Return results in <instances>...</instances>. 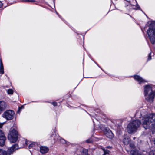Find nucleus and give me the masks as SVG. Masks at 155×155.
<instances>
[{
    "label": "nucleus",
    "mask_w": 155,
    "mask_h": 155,
    "mask_svg": "<svg viewBox=\"0 0 155 155\" xmlns=\"http://www.w3.org/2000/svg\"><path fill=\"white\" fill-rule=\"evenodd\" d=\"M155 114L153 113L145 115L141 120V123L145 129L150 128L153 131H155ZM141 124L140 122L138 120L132 121L128 125L127 131L129 133L136 132Z\"/></svg>",
    "instance_id": "1"
},
{
    "label": "nucleus",
    "mask_w": 155,
    "mask_h": 155,
    "mask_svg": "<svg viewBox=\"0 0 155 155\" xmlns=\"http://www.w3.org/2000/svg\"><path fill=\"white\" fill-rule=\"evenodd\" d=\"M152 85H148L144 87V95L145 99L149 102H153L155 95V92L152 91Z\"/></svg>",
    "instance_id": "2"
},
{
    "label": "nucleus",
    "mask_w": 155,
    "mask_h": 155,
    "mask_svg": "<svg viewBox=\"0 0 155 155\" xmlns=\"http://www.w3.org/2000/svg\"><path fill=\"white\" fill-rule=\"evenodd\" d=\"M149 28L147 33L151 42L152 44L155 43V21H152L149 25Z\"/></svg>",
    "instance_id": "3"
},
{
    "label": "nucleus",
    "mask_w": 155,
    "mask_h": 155,
    "mask_svg": "<svg viewBox=\"0 0 155 155\" xmlns=\"http://www.w3.org/2000/svg\"><path fill=\"white\" fill-rule=\"evenodd\" d=\"M8 137V139L11 143H15L18 138V132L15 130L13 129L9 132Z\"/></svg>",
    "instance_id": "4"
},
{
    "label": "nucleus",
    "mask_w": 155,
    "mask_h": 155,
    "mask_svg": "<svg viewBox=\"0 0 155 155\" xmlns=\"http://www.w3.org/2000/svg\"><path fill=\"white\" fill-rule=\"evenodd\" d=\"M15 113L12 110H8L2 114V117L7 120H11L14 118Z\"/></svg>",
    "instance_id": "5"
},
{
    "label": "nucleus",
    "mask_w": 155,
    "mask_h": 155,
    "mask_svg": "<svg viewBox=\"0 0 155 155\" xmlns=\"http://www.w3.org/2000/svg\"><path fill=\"white\" fill-rule=\"evenodd\" d=\"M6 140L4 132L0 130V145L3 146L4 145Z\"/></svg>",
    "instance_id": "6"
},
{
    "label": "nucleus",
    "mask_w": 155,
    "mask_h": 155,
    "mask_svg": "<svg viewBox=\"0 0 155 155\" xmlns=\"http://www.w3.org/2000/svg\"><path fill=\"white\" fill-rule=\"evenodd\" d=\"M104 133L106 136L109 138H112L113 137V134L110 129L106 128L104 129Z\"/></svg>",
    "instance_id": "7"
},
{
    "label": "nucleus",
    "mask_w": 155,
    "mask_h": 155,
    "mask_svg": "<svg viewBox=\"0 0 155 155\" xmlns=\"http://www.w3.org/2000/svg\"><path fill=\"white\" fill-rule=\"evenodd\" d=\"M134 79L137 81L139 84L146 82L145 80L143 79L141 77L137 75H135L134 76Z\"/></svg>",
    "instance_id": "8"
},
{
    "label": "nucleus",
    "mask_w": 155,
    "mask_h": 155,
    "mask_svg": "<svg viewBox=\"0 0 155 155\" xmlns=\"http://www.w3.org/2000/svg\"><path fill=\"white\" fill-rule=\"evenodd\" d=\"M48 151V149L47 147L41 146L40 147V152L42 154H44L47 153Z\"/></svg>",
    "instance_id": "9"
},
{
    "label": "nucleus",
    "mask_w": 155,
    "mask_h": 155,
    "mask_svg": "<svg viewBox=\"0 0 155 155\" xmlns=\"http://www.w3.org/2000/svg\"><path fill=\"white\" fill-rule=\"evenodd\" d=\"M18 148L17 144H15L10 149H8V152L10 154L12 153L14 151L16 150Z\"/></svg>",
    "instance_id": "10"
},
{
    "label": "nucleus",
    "mask_w": 155,
    "mask_h": 155,
    "mask_svg": "<svg viewBox=\"0 0 155 155\" xmlns=\"http://www.w3.org/2000/svg\"><path fill=\"white\" fill-rule=\"evenodd\" d=\"M130 140V138L128 137L124 136L123 142L125 145H127L129 143Z\"/></svg>",
    "instance_id": "11"
},
{
    "label": "nucleus",
    "mask_w": 155,
    "mask_h": 155,
    "mask_svg": "<svg viewBox=\"0 0 155 155\" xmlns=\"http://www.w3.org/2000/svg\"><path fill=\"white\" fill-rule=\"evenodd\" d=\"M4 73V67L1 59H0V74H2Z\"/></svg>",
    "instance_id": "12"
},
{
    "label": "nucleus",
    "mask_w": 155,
    "mask_h": 155,
    "mask_svg": "<svg viewBox=\"0 0 155 155\" xmlns=\"http://www.w3.org/2000/svg\"><path fill=\"white\" fill-rule=\"evenodd\" d=\"M130 153L131 155H141L138 151L136 150H131Z\"/></svg>",
    "instance_id": "13"
},
{
    "label": "nucleus",
    "mask_w": 155,
    "mask_h": 155,
    "mask_svg": "<svg viewBox=\"0 0 155 155\" xmlns=\"http://www.w3.org/2000/svg\"><path fill=\"white\" fill-rule=\"evenodd\" d=\"M37 145V143H32L29 144L28 146V147L29 149H31V148H34L35 146Z\"/></svg>",
    "instance_id": "14"
},
{
    "label": "nucleus",
    "mask_w": 155,
    "mask_h": 155,
    "mask_svg": "<svg viewBox=\"0 0 155 155\" xmlns=\"http://www.w3.org/2000/svg\"><path fill=\"white\" fill-rule=\"evenodd\" d=\"M0 155H7V152L2 149H0Z\"/></svg>",
    "instance_id": "15"
},
{
    "label": "nucleus",
    "mask_w": 155,
    "mask_h": 155,
    "mask_svg": "<svg viewBox=\"0 0 155 155\" xmlns=\"http://www.w3.org/2000/svg\"><path fill=\"white\" fill-rule=\"evenodd\" d=\"M102 149L104 152V154L103 155H109V151L105 149L104 147H102Z\"/></svg>",
    "instance_id": "16"
},
{
    "label": "nucleus",
    "mask_w": 155,
    "mask_h": 155,
    "mask_svg": "<svg viewBox=\"0 0 155 155\" xmlns=\"http://www.w3.org/2000/svg\"><path fill=\"white\" fill-rule=\"evenodd\" d=\"M21 2H35V0H21Z\"/></svg>",
    "instance_id": "17"
},
{
    "label": "nucleus",
    "mask_w": 155,
    "mask_h": 155,
    "mask_svg": "<svg viewBox=\"0 0 155 155\" xmlns=\"http://www.w3.org/2000/svg\"><path fill=\"white\" fill-rule=\"evenodd\" d=\"M7 92L9 94H13V91L12 90L9 89L7 90Z\"/></svg>",
    "instance_id": "18"
},
{
    "label": "nucleus",
    "mask_w": 155,
    "mask_h": 155,
    "mask_svg": "<svg viewBox=\"0 0 155 155\" xmlns=\"http://www.w3.org/2000/svg\"><path fill=\"white\" fill-rule=\"evenodd\" d=\"M57 140H59L61 141L63 143H65V140L63 139H60V137H59L57 139Z\"/></svg>",
    "instance_id": "19"
},
{
    "label": "nucleus",
    "mask_w": 155,
    "mask_h": 155,
    "mask_svg": "<svg viewBox=\"0 0 155 155\" xmlns=\"http://www.w3.org/2000/svg\"><path fill=\"white\" fill-rule=\"evenodd\" d=\"M149 155H155V150L150 151L149 152Z\"/></svg>",
    "instance_id": "20"
},
{
    "label": "nucleus",
    "mask_w": 155,
    "mask_h": 155,
    "mask_svg": "<svg viewBox=\"0 0 155 155\" xmlns=\"http://www.w3.org/2000/svg\"><path fill=\"white\" fill-rule=\"evenodd\" d=\"M151 53H150L149 54L148 57V60H151Z\"/></svg>",
    "instance_id": "21"
},
{
    "label": "nucleus",
    "mask_w": 155,
    "mask_h": 155,
    "mask_svg": "<svg viewBox=\"0 0 155 155\" xmlns=\"http://www.w3.org/2000/svg\"><path fill=\"white\" fill-rule=\"evenodd\" d=\"M136 7L137 8V9H139L140 8L139 5L137 4V5H136Z\"/></svg>",
    "instance_id": "22"
},
{
    "label": "nucleus",
    "mask_w": 155,
    "mask_h": 155,
    "mask_svg": "<svg viewBox=\"0 0 155 155\" xmlns=\"http://www.w3.org/2000/svg\"><path fill=\"white\" fill-rule=\"evenodd\" d=\"M52 104L54 106H56L57 105V103L55 102H53L52 103Z\"/></svg>",
    "instance_id": "23"
},
{
    "label": "nucleus",
    "mask_w": 155,
    "mask_h": 155,
    "mask_svg": "<svg viewBox=\"0 0 155 155\" xmlns=\"http://www.w3.org/2000/svg\"><path fill=\"white\" fill-rule=\"evenodd\" d=\"M24 108V106H21V107H19V110H20L22 109H23Z\"/></svg>",
    "instance_id": "24"
},
{
    "label": "nucleus",
    "mask_w": 155,
    "mask_h": 155,
    "mask_svg": "<svg viewBox=\"0 0 155 155\" xmlns=\"http://www.w3.org/2000/svg\"><path fill=\"white\" fill-rule=\"evenodd\" d=\"M3 125V124L0 123V128L2 127Z\"/></svg>",
    "instance_id": "25"
},
{
    "label": "nucleus",
    "mask_w": 155,
    "mask_h": 155,
    "mask_svg": "<svg viewBox=\"0 0 155 155\" xmlns=\"http://www.w3.org/2000/svg\"><path fill=\"white\" fill-rule=\"evenodd\" d=\"M2 6V3L0 1V8H1Z\"/></svg>",
    "instance_id": "26"
},
{
    "label": "nucleus",
    "mask_w": 155,
    "mask_h": 155,
    "mask_svg": "<svg viewBox=\"0 0 155 155\" xmlns=\"http://www.w3.org/2000/svg\"><path fill=\"white\" fill-rule=\"evenodd\" d=\"M87 142L88 143H91V141H90L89 140H87Z\"/></svg>",
    "instance_id": "27"
},
{
    "label": "nucleus",
    "mask_w": 155,
    "mask_h": 155,
    "mask_svg": "<svg viewBox=\"0 0 155 155\" xmlns=\"http://www.w3.org/2000/svg\"><path fill=\"white\" fill-rule=\"evenodd\" d=\"M84 152H85L86 153L87 152V150H84Z\"/></svg>",
    "instance_id": "28"
},
{
    "label": "nucleus",
    "mask_w": 155,
    "mask_h": 155,
    "mask_svg": "<svg viewBox=\"0 0 155 155\" xmlns=\"http://www.w3.org/2000/svg\"><path fill=\"white\" fill-rule=\"evenodd\" d=\"M107 147L108 148H111V147L110 146H107Z\"/></svg>",
    "instance_id": "29"
},
{
    "label": "nucleus",
    "mask_w": 155,
    "mask_h": 155,
    "mask_svg": "<svg viewBox=\"0 0 155 155\" xmlns=\"http://www.w3.org/2000/svg\"><path fill=\"white\" fill-rule=\"evenodd\" d=\"M27 142H28L27 141H26L25 143H26V145H27L28 144H27Z\"/></svg>",
    "instance_id": "30"
},
{
    "label": "nucleus",
    "mask_w": 155,
    "mask_h": 155,
    "mask_svg": "<svg viewBox=\"0 0 155 155\" xmlns=\"http://www.w3.org/2000/svg\"><path fill=\"white\" fill-rule=\"evenodd\" d=\"M154 144H155V139H154Z\"/></svg>",
    "instance_id": "31"
},
{
    "label": "nucleus",
    "mask_w": 155,
    "mask_h": 155,
    "mask_svg": "<svg viewBox=\"0 0 155 155\" xmlns=\"http://www.w3.org/2000/svg\"><path fill=\"white\" fill-rule=\"evenodd\" d=\"M130 146L131 147H134V146L133 145L132 146H131V145H130Z\"/></svg>",
    "instance_id": "32"
},
{
    "label": "nucleus",
    "mask_w": 155,
    "mask_h": 155,
    "mask_svg": "<svg viewBox=\"0 0 155 155\" xmlns=\"http://www.w3.org/2000/svg\"><path fill=\"white\" fill-rule=\"evenodd\" d=\"M56 138H54V140H56Z\"/></svg>",
    "instance_id": "33"
},
{
    "label": "nucleus",
    "mask_w": 155,
    "mask_h": 155,
    "mask_svg": "<svg viewBox=\"0 0 155 155\" xmlns=\"http://www.w3.org/2000/svg\"><path fill=\"white\" fill-rule=\"evenodd\" d=\"M135 1H136V2H137V1H136V0H135Z\"/></svg>",
    "instance_id": "34"
}]
</instances>
